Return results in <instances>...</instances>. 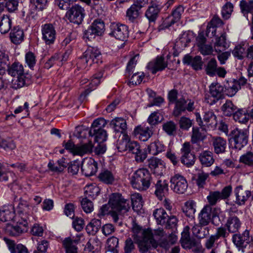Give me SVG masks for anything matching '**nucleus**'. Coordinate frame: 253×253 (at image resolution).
<instances>
[{
    "instance_id": "f257e3e1",
    "label": "nucleus",
    "mask_w": 253,
    "mask_h": 253,
    "mask_svg": "<svg viewBox=\"0 0 253 253\" xmlns=\"http://www.w3.org/2000/svg\"><path fill=\"white\" fill-rule=\"evenodd\" d=\"M109 206L111 208L110 215L114 222H117L119 215L127 212L130 208V201L119 193H113L110 197Z\"/></svg>"
},
{
    "instance_id": "f03ea898",
    "label": "nucleus",
    "mask_w": 253,
    "mask_h": 253,
    "mask_svg": "<svg viewBox=\"0 0 253 253\" xmlns=\"http://www.w3.org/2000/svg\"><path fill=\"white\" fill-rule=\"evenodd\" d=\"M178 91L173 89L168 93V98L169 103L175 104L173 110V115L174 117H178L182 113L187 111L192 112L194 110V102L191 100H186L184 97H182L177 99Z\"/></svg>"
},
{
    "instance_id": "7ed1b4c3",
    "label": "nucleus",
    "mask_w": 253,
    "mask_h": 253,
    "mask_svg": "<svg viewBox=\"0 0 253 253\" xmlns=\"http://www.w3.org/2000/svg\"><path fill=\"white\" fill-rule=\"evenodd\" d=\"M154 178L148 169L144 168L136 170L130 178V183L133 188L139 191H145L150 186L151 183H154Z\"/></svg>"
},
{
    "instance_id": "20e7f679",
    "label": "nucleus",
    "mask_w": 253,
    "mask_h": 253,
    "mask_svg": "<svg viewBox=\"0 0 253 253\" xmlns=\"http://www.w3.org/2000/svg\"><path fill=\"white\" fill-rule=\"evenodd\" d=\"M101 59V52L98 48L89 47L78 60L77 65L81 69H85L93 63H98Z\"/></svg>"
},
{
    "instance_id": "39448f33",
    "label": "nucleus",
    "mask_w": 253,
    "mask_h": 253,
    "mask_svg": "<svg viewBox=\"0 0 253 253\" xmlns=\"http://www.w3.org/2000/svg\"><path fill=\"white\" fill-rule=\"evenodd\" d=\"M229 141L233 147L237 150H241L248 142V132L247 130L236 128L230 133Z\"/></svg>"
},
{
    "instance_id": "423d86ee",
    "label": "nucleus",
    "mask_w": 253,
    "mask_h": 253,
    "mask_svg": "<svg viewBox=\"0 0 253 253\" xmlns=\"http://www.w3.org/2000/svg\"><path fill=\"white\" fill-rule=\"evenodd\" d=\"M105 25L103 21L100 19H96L90 27L84 32L83 38L84 39L91 41L96 36H101L104 32Z\"/></svg>"
},
{
    "instance_id": "0eeeda50",
    "label": "nucleus",
    "mask_w": 253,
    "mask_h": 253,
    "mask_svg": "<svg viewBox=\"0 0 253 253\" xmlns=\"http://www.w3.org/2000/svg\"><path fill=\"white\" fill-rule=\"evenodd\" d=\"M85 15L84 9L78 4L72 6L66 12L68 19L74 24L79 25L83 21Z\"/></svg>"
},
{
    "instance_id": "6e6552de",
    "label": "nucleus",
    "mask_w": 253,
    "mask_h": 253,
    "mask_svg": "<svg viewBox=\"0 0 253 253\" xmlns=\"http://www.w3.org/2000/svg\"><path fill=\"white\" fill-rule=\"evenodd\" d=\"M184 8L182 5L177 6L172 12L171 15L168 16L163 22L162 24L159 26L158 29L159 31L168 28L175 22L178 21L181 17V15L184 12Z\"/></svg>"
},
{
    "instance_id": "1a4fd4ad",
    "label": "nucleus",
    "mask_w": 253,
    "mask_h": 253,
    "mask_svg": "<svg viewBox=\"0 0 253 253\" xmlns=\"http://www.w3.org/2000/svg\"><path fill=\"white\" fill-rule=\"evenodd\" d=\"M170 183L171 189L178 194H183L188 187L186 178L179 174H175L171 177Z\"/></svg>"
},
{
    "instance_id": "9d476101",
    "label": "nucleus",
    "mask_w": 253,
    "mask_h": 253,
    "mask_svg": "<svg viewBox=\"0 0 253 253\" xmlns=\"http://www.w3.org/2000/svg\"><path fill=\"white\" fill-rule=\"evenodd\" d=\"M7 72L9 75L17 78V84L19 86L22 87L26 84L24 79V68L20 63L14 62L11 66H9Z\"/></svg>"
},
{
    "instance_id": "9b49d317",
    "label": "nucleus",
    "mask_w": 253,
    "mask_h": 253,
    "mask_svg": "<svg viewBox=\"0 0 253 253\" xmlns=\"http://www.w3.org/2000/svg\"><path fill=\"white\" fill-rule=\"evenodd\" d=\"M42 39L46 44H53L56 39V32L52 24H45L42 26Z\"/></svg>"
},
{
    "instance_id": "f8f14e48",
    "label": "nucleus",
    "mask_w": 253,
    "mask_h": 253,
    "mask_svg": "<svg viewBox=\"0 0 253 253\" xmlns=\"http://www.w3.org/2000/svg\"><path fill=\"white\" fill-rule=\"evenodd\" d=\"M181 151L182 153L180 159L181 162L187 167L193 166L195 163V156L191 152L190 143L185 142L183 143Z\"/></svg>"
},
{
    "instance_id": "ddd939ff",
    "label": "nucleus",
    "mask_w": 253,
    "mask_h": 253,
    "mask_svg": "<svg viewBox=\"0 0 253 253\" xmlns=\"http://www.w3.org/2000/svg\"><path fill=\"white\" fill-rule=\"evenodd\" d=\"M128 27L124 24H114L111 26L110 35L122 41H126L128 37Z\"/></svg>"
},
{
    "instance_id": "4468645a",
    "label": "nucleus",
    "mask_w": 253,
    "mask_h": 253,
    "mask_svg": "<svg viewBox=\"0 0 253 253\" xmlns=\"http://www.w3.org/2000/svg\"><path fill=\"white\" fill-rule=\"evenodd\" d=\"M168 66V62L165 60L163 56H157L155 59L148 63L147 68L153 74L157 72L165 70Z\"/></svg>"
},
{
    "instance_id": "2eb2a0df",
    "label": "nucleus",
    "mask_w": 253,
    "mask_h": 253,
    "mask_svg": "<svg viewBox=\"0 0 253 253\" xmlns=\"http://www.w3.org/2000/svg\"><path fill=\"white\" fill-rule=\"evenodd\" d=\"M163 5L158 2L151 1L145 11V16L149 23L155 22L159 17Z\"/></svg>"
},
{
    "instance_id": "dca6fc26",
    "label": "nucleus",
    "mask_w": 253,
    "mask_h": 253,
    "mask_svg": "<svg viewBox=\"0 0 253 253\" xmlns=\"http://www.w3.org/2000/svg\"><path fill=\"white\" fill-rule=\"evenodd\" d=\"M229 235V232L225 226H220L216 229L215 233L212 235L207 240L206 247L207 249H211L214 245L215 241L220 238L225 239Z\"/></svg>"
},
{
    "instance_id": "f3484780",
    "label": "nucleus",
    "mask_w": 253,
    "mask_h": 253,
    "mask_svg": "<svg viewBox=\"0 0 253 253\" xmlns=\"http://www.w3.org/2000/svg\"><path fill=\"white\" fill-rule=\"evenodd\" d=\"M136 241L138 242L139 251L142 253H146L152 247L156 249L158 247V243L154 239L152 233H150V237L146 236Z\"/></svg>"
},
{
    "instance_id": "a211bd4d",
    "label": "nucleus",
    "mask_w": 253,
    "mask_h": 253,
    "mask_svg": "<svg viewBox=\"0 0 253 253\" xmlns=\"http://www.w3.org/2000/svg\"><path fill=\"white\" fill-rule=\"evenodd\" d=\"M82 171L85 176L88 177L94 175L98 169L97 163L92 158L84 160L82 163Z\"/></svg>"
},
{
    "instance_id": "6ab92c4d",
    "label": "nucleus",
    "mask_w": 253,
    "mask_h": 253,
    "mask_svg": "<svg viewBox=\"0 0 253 253\" xmlns=\"http://www.w3.org/2000/svg\"><path fill=\"white\" fill-rule=\"evenodd\" d=\"M18 204L17 206V210L21 220H23L24 225L28 224V213L30 210V206L27 200L23 198H20L18 201Z\"/></svg>"
},
{
    "instance_id": "aec40b11",
    "label": "nucleus",
    "mask_w": 253,
    "mask_h": 253,
    "mask_svg": "<svg viewBox=\"0 0 253 253\" xmlns=\"http://www.w3.org/2000/svg\"><path fill=\"white\" fill-rule=\"evenodd\" d=\"M214 216L212 208L211 205H207L201 211L199 214V224L206 226L209 224L211 217Z\"/></svg>"
},
{
    "instance_id": "412c9836",
    "label": "nucleus",
    "mask_w": 253,
    "mask_h": 253,
    "mask_svg": "<svg viewBox=\"0 0 253 253\" xmlns=\"http://www.w3.org/2000/svg\"><path fill=\"white\" fill-rule=\"evenodd\" d=\"M155 186V194L157 198L162 200L164 197L168 194L169 191V183L166 180H154L153 183Z\"/></svg>"
},
{
    "instance_id": "4be33fe9",
    "label": "nucleus",
    "mask_w": 253,
    "mask_h": 253,
    "mask_svg": "<svg viewBox=\"0 0 253 253\" xmlns=\"http://www.w3.org/2000/svg\"><path fill=\"white\" fill-rule=\"evenodd\" d=\"M234 193L236 196V203L238 205H243L251 196L252 192L250 190H245L242 185H239L234 189Z\"/></svg>"
},
{
    "instance_id": "5701e85b",
    "label": "nucleus",
    "mask_w": 253,
    "mask_h": 253,
    "mask_svg": "<svg viewBox=\"0 0 253 253\" xmlns=\"http://www.w3.org/2000/svg\"><path fill=\"white\" fill-rule=\"evenodd\" d=\"M249 231L245 230L242 234H235L233 235L232 241L238 248H245L250 242Z\"/></svg>"
},
{
    "instance_id": "b1692460",
    "label": "nucleus",
    "mask_w": 253,
    "mask_h": 253,
    "mask_svg": "<svg viewBox=\"0 0 253 253\" xmlns=\"http://www.w3.org/2000/svg\"><path fill=\"white\" fill-rule=\"evenodd\" d=\"M103 73L104 71L103 70H100L96 74L93 75L89 84L90 87L85 89L84 92L81 94V100H84L85 97L91 92L92 89H93V88L91 89V87H95L100 84L101 79L103 75Z\"/></svg>"
},
{
    "instance_id": "393cba45",
    "label": "nucleus",
    "mask_w": 253,
    "mask_h": 253,
    "mask_svg": "<svg viewBox=\"0 0 253 253\" xmlns=\"http://www.w3.org/2000/svg\"><path fill=\"white\" fill-rule=\"evenodd\" d=\"M180 242L182 247L184 249H191L193 247H198V241L194 238H190L188 231H183L181 233Z\"/></svg>"
},
{
    "instance_id": "a878e982",
    "label": "nucleus",
    "mask_w": 253,
    "mask_h": 253,
    "mask_svg": "<svg viewBox=\"0 0 253 253\" xmlns=\"http://www.w3.org/2000/svg\"><path fill=\"white\" fill-rule=\"evenodd\" d=\"M225 225L229 233H235L240 229L241 222L237 216L230 215L228 217Z\"/></svg>"
},
{
    "instance_id": "bb28decb",
    "label": "nucleus",
    "mask_w": 253,
    "mask_h": 253,
    "mask_svg": "<svg viewBox=\"0 0 253 253\" xmlns=\"http://www.w3.org/2000/svg\"><path fill=\"white\" fill-rule=\"evenodd\" d=\"M184 64L190 65L195 70H200L202 69L203 62L200 56H196L193 58L191 56L187 54L183 59Z\"/></svg>"
},
{
    "instance_id": "cd10ccee",
    "label": "nucleus",
    "mask_w": 253,
    "mask_h": 253,
    "mask_svg": "<svg viewBox=\"0 0 253 253\" xmlns=\"http://www.w3.org/2000/svg\"><path fill=\"white\" fill-rule=\"evenodd\" d=\"M214 152L217 154L223 153L226 148V140L221 137H213L211 139Z\"/></svg>"
},
{
    "instance_id": "c85d7f7f",
    "label": "nucleus",
    "mask_w": 253,
    "mask_h": 253,
    "mask_svg": "<svg viewBox=\"0 0 253 253\" xmlns=\"http://www.w3.org/2000/svg\"><path fill=\"white\" fill-rule=\"evenodd\" d=\"M224 87L218 83H212L210 86V93L217 101L223 97Z\"/></svg>"
},
{
    "instance_id": "c756f323",
    "label": "nucleus",
    "mask_w": 253,
    "mask_h": 253,
    "mask_svg": "<svg viewBox=\"0 0 253 253\" xmlns=\"http://www.w3.org/2000/svg\"><path fill=\"white\" fill-rule=\"evenodd\" d=\"M200 163L203 167H211L214 162L213 153L210 151H204L199 156Z\"/></svg>"
},
{
    "instance_id": "7c9ffc66",
    "label": "nucleus",
    "mask_w": 253,
    "mask_h": 253,
    "mask_svg": "<svg viewBox=\"0 0 253 253\" xmlns=\"http://www.w3.org/2000/svg\"><path fill=\"white\" fill-rule=\"evenodd\" d=\"M110 125L116 133H124L127 128L126 120L122 118H116L112 120Z\"/></svg>"
},
{
    "instance_id": "2f4dec72",
    "label": "nucleus",
    "mask_w": 253,
    "mask_h": 253,
    "mask_svg": "<svg viewBox=\"0 0 253 253\" xmlns=\"http://www.w3.org/2000/svg\"><path fill=\"white\" fill-rule=\"evenodd\" d=\"M14 216V208L12 206H4L0 210V221L4 222L11 221Z\"/></svg>"
},
{
    "instance_id": "473e14b6",
    "label": "nucleus",
    "mask_w": 253,
    "mask_h": 253,
    "mask_svg": "<svg viewBox=\"0 0 253 253\" xmlns=\"http://www.w3.org/2000/svg\"><path fill=\"white\" fill-rule=\"evenodd\" d=\"M148 166L154 173L158 175L162 174L165 169L163 162L156 158H152L148 160Z\"/></svg>"
},
{
    "instance_id": "72a5a7b5",
    "label": "nucleus",
    "mask_w": 253,
    "mask_h": 253,
    "mask_svg": "<svg viewBox=\"0 0 253 253\" xmlns=\"http://www.w3.org/2000/svg\"><path fill=\"white\" fill-rule=\"evenodd\" d=\"M166 146L163 142L157 139L148 146L147 150L149 154L157 155L160 153L165 151Z\"/></svg>"
},
{
    "instance_id": "f704fd0d",
    "label": "nucleus",
    "mask_w": 253,
    "mask_h": 253,
    "mask_svg": "<svg viewBox=\"0 0 253 253\" xmlns=\"http://www.w3.org/2000/svg\"><path fill=\"white\" fill-rule=\"evenodd\" d=\"M153 127L137 126L135 129V132L139 135V138L142 141H146L153 133Z\"/></svg>"
},
{
    "instance_id": "c9c22d12",
    "label": "nucleus",
    "mask_w": 253,
    "mask_h": 253,
    "mask_svg": "<svg viewBox=\"0 0 253 253\" xmlns=\"http://www.w3.org/2000/svg\"><path fill=\"white\" fill-rule=\"evenodd\" d=\"M24 32L19 27H15L10 33V38L12 42L15 44H20L24 40Z\"/></svg>"
},
{
    "instance_id": "e433bc0d",
    "label": "nucleus",
    "mask_w": 253,
    "mask_h": 253,
    "mask_svg": "<svg viewBox=\"0 0 253 253\" xmlns=\"http://www.w3.org/2000/svg\"><path fill=\"white\" fill-rule=\"evenodd\" d=\"M19 225L15 226H8L7 227V232L9 234L12 236H18L22 233L27 231V227L28 224L24 225L23 220L21 221L20 220L18 221Z\"/></svg>"
},
{
    "instance_id": "4c0bfd02",
    "label": "nucleus",
    "mask_w": 253,
    "mask_h": 253,
    "mask_svg": "<svg viewBox=\"0 0 253 253\" xmlns=\"http://www.w3.org/2000/svg\"><path fill=\"white\" fill-rule=\"evenodd\" d=\"M153 215L159 225H164L166 223L167 217H169L165 210L163 208L155 209Z\"/></svg>"
},
{
    "instance_id": "58836bf2",
    "label": "nucleus",
    "mask_w": 253,
    "mask_h": 253,
    "mask_svg": "<svg viewBox=\"0 0 253 253\" xmlns=\"http://www.w3.org/2000/svg\"><path fill=\"white\" fill-rule=\"evenodd\" d=\"M78 240H73L70 237L65 238L63 244L66 253H77L76 245L78 243Z\"/></svg>"
},
{
    "instance_id": "ea45409f",
    "label": "nucleus",
    "mask_w": 253,
    "mask_h": 253,
    "mask_svg": "<svg viewBox=\"0 0 253 253\" xmlns=\"http://www.w3.org/2000/svg\"><path fill=\"white\" fill-rule=\"evenodd\" d=\"M132 231L133 233L132 237L135 241L140 240L142 238H144V237H146V236L150 237V233H152L151 230L148 229L144 230L141 227L137 225L134 226L133 227Z\"/></svg>"
},
{
    "instance_id": "a19ab883",
    "label": "nucleus",
    "mask_w": 253,
    "mask_h": 253,
    "mask_svg": "<svg viewBox=\"0 0 253 253\" xmlns=\"http://www.w3.org/2000/svg\"><path fill=\"white\" fill-rule=\"evenodd\" d=\"M226 94L230 97L234 96L239 90L235 80L227 81L224 85Z\"/></svg>"
},
{
    "instance_id": "79ce46f5",
    "label": "nucleus",
    "mask_w": 253,
    "mask_h": 253,
    "mask_svg": "<svg viewBox=\"0 0 253 253\" xmlns=\"http://www.w3.org/2000/svg\"><path fill=\"white\" fill-rule=\"evenodd\" d=\"M101 226V221L100 219H93L86 226V230L89 235H95Z\"/></svg>"
},
{
    "instance_id": "37998d69",
    "label": "nucleus",
    "mask_w": 253,
    "mask_h": 253,
    "mask_svg": "<svg viewBox=\"0 0 253 253\" xmlns=\"http://www.w3.org/2000/svg\"><path fill=\"white\" fill-rule=\"evenodd\" d=\"M183 211L187 217L192 219L194 218V214L196 212V203L193 200L186 202Z\"/></svg>"
},
{
    "instance_id": "c03bdc74",
    "label": "nucleus",
    "mask_w": 253,
    "mask_h": 253,
    "mask_svg": "<svg viewBox=\"0 0 253 253\" xmlns=\"http://www.w3.org/2000/svg\"><path fill=\"white\" fill-rule=\"evenodd\" d=\"M132 207L134 211L138 212L143 207L142 198L138 193H135L131 196Z\"/></svg>"
},
{
    "instance_id": "a18cd8bd",
    "label": "nucleus",
    "mask_w": 253,
    "mask_h": 253,
    "mask_svg": "<svg viewBox=\"0 0 253 253\" xmlns=\"http://www.w3.org/2000/svg\"><path fill=\"white\" fill-rule=\"evenodd\" d=\"M99 180L107 184H112L114 181V176L112 172L108 170H102L98 176Z\"/></svg>"
},
{
    "instance_id": "49530a36",
    "label": "nucleus",
    "mask_w": 253,
    "mask_h": 253,
    "mask_svg": "<svg viewBox=\"0 0 253 253\" xmlns=\"http://www.w3.org/2000/svg\"><path fill=\"white\" fill-rule=\"evenodd\" d=\"M228 46L225 33L222 34L219 37L216 38L214 44V47L216 52H221L224 50Z\"/></svg>"
},
{
    "instance_id": "de8ad7c7",
    "label": "nucleus",
    "mask_w": 253,
    "mask_h": 253,
    "mask_svg": "<svg viewBox=\"0 0 253 253\" xmlns=\"http://www.w3.org/2000/svg\"><path fill=\"white\" fill-rule=\"evenodd\" d=\"M217 68V61L215 58H212L209 60L205 65V72L208 75L213 77L216 75Z\"/></svg>"
},
{
    "instance_id": "09e8293b",
    "label": "nucleus",
    "mask_w": 253,
    "mask_h": 253,
    "mask_svg": "<svg viewBox=\"0 0 253 253\" xmlns=\"http://www.w3.org/2000/svg\"><path fill=\"white\" fill-rule=\"evenodd\" d=\"M237 107L230 100H227L221 107L223 114L226 116H230L232 115L234 116L237 111Z\"/></svg>"
},
{
    "instance_id": "8fccbe9b",
    "label": "nucleus",
    "mask_w": 253,
    "mask_h": 253,
    "mask_svg": "<svg viewBox=\"0 0 253 253\" xmlns=\"http://www.w3.org/2000/svg\"><path fill=\"white\" fill-rule=\"evenodd\" d=\"M141 9L136 5L132 4L126 11V17L131 22H134L139 15Z\"/></svg>"
},
{
    "instance_id": "3c124183",
    "label": "nucleus",
    "mask_w": 253,
    "mask_h": 253,
    "mask_svg": "<svg viewBox=\"0 0 253 253\" xmlns=\"http://www.w3.org/2000/svg\"><path fill=\"white\" fill-rule=\"evenodd\" d=\"M93 147L91 141L84 143L81 146H77L76 148V155L82 156L84 154L90 153Z\"/></svg>"
},
{
    "instance_id": "603ef678",
    "label": "nucleus",
    "mask_w": 253,
    "mask_h": 253,
    "mask_svg": "<svg viewBox=\"0 0 253 253\" xmlns=\"http://www.w3.org/2000/svg\"><path fill=\"white\" fill-rule=\"evenodd\" d=\"M11 27V20L7 15H3L0 21V32L2 34L7 33Z\"/></svg>"
},
{
    "instance_id": "864d4df0",
    "label": "nucleus",
    "mask_w": 253,
    "mask_h": 253,
    "mask_svg": "<svg viewBox=\"0 0 253 253\" xmlns=\"http://www.w3.org/2000/svg\"><path fill=\"white\" fill-rule=\"evenodd\" d=\"M203 120L207 126H215L217 124L216 117L212 111H208L205 112Z\"/></svg>"
},
{
    "instance_id": "5fc2aeb1",
    "label": "nucleus",
    "mask_w": 253,
    "mask_h": 253,
    "mask_svg": "<svg viewBox=\"0 0 253 253\" xmlns=\"http://www.w3.org/2000/svg\"><path fill=\"white\" fill-rule=\"evenodd\" d=\"M107 248L109 251L113 253H118L119 239L112 236L107 240Z\"/></svg>"
},
{
    "instance_id": "6e6d98bb",
    "label": "nucleus",
    "mask_w": 253,
    "mask_h": 253,
    "mask_svg": "<svg viewBox=\"0 0 253 253\" xmlns=\"http://www.w3.org/2000/svg\"><path fill=\"white\" fill-rule=\"evenodd\" d=\"M99 192V189L98 187L93 185L86 186L84 192L85 198L93 200L97 196Z\"/></svg>"
},
{
    "instance_id": "4d7b16f0",
    "label": "nucleus",
    "mask_w": 253,
    "mask_h": 253,
    "mask_svg": "<svg viewBox=\"0 0 253 253\" xmlns=\"http://www.w3.org/2000/svg\"><path fill=\"white\" fill-rule=\"evenodd\" d=\"M89 134L90 136H94L95 140L97 142H103L107 138V132L103 128L93 132L89 131Z\"/></svg>"
},
{
    "instance_id": "13d9d810",
    "label": "nucleus",
    "mask_w": 253,
    "mask_h": 253,
    "mask_svg": "<svg viewBox=\"0 0 253 253\" xmlns=\"http://www.w3.org/2000/svg\"><path fill=\"white\" fill-rule=\"evenodd\" d=\"M239 162L249 167H253V151H248L241 155L239 159Z\"/></svg>"
},
{
    "instance_id": "bf43d9fd",
    "label": "nucleus",
    "mask_w": 253,
    "mask_h": 253,
    "mask_svg": "<svg viewBox=\"0 0 253 253\" xmlns=\"http://www.w3.org/2000/svg\"><path fill=\"white\" fill-rule=\"evenodd\" d=\"M178 125L180 129L183 130H188L193 125V120L188 117L182 116L179 120Z\"/></svg>"
},
{
    "instance_id": "052dcab7",
    "label": "nucleus",
    "mask_w": 253,
    "mask_h": 253,
    "mask_svg": "<svg viewBox=\"0 0 253 253\" xmlns=\"http://www.w3.org/2000/svg\"><path fill=\"white\" fill-rule=\"evenodd\" d=\"M249 114H246L243 110H238L234 115L233 118L236 122L241 124H246L249 120Z\"/></svg>"
},
{
    "instance_id": "680f3d73",
    "label": "nucleus",
    "mask_w": 253,
    "mask_h": 253,
    "mask_svg": "<svg viewBox=\"0 0 253 253\" xmlns=\"http://www.w3.org/2000/svg\"><path fill=\"white\" fill-rule=\"evenodd\" d=\"M145 75L143 72H137L133 74L131 77L128 82L129 86H135L139 84L142 82Z\"/></svg>"
},
{
    "instance_id": "e2e57ef3",
    "label": "nucleus",
    "mask_w": 253,
    "mask_h": 253,
    "mask_svg": "<svg viewBox=\"0 0 253 253\" xmlns=\"http://www.w3.org/2000/svg\"><path fill=\"white\" fill-rule=\"evenodd\" d=\"M206 138V135L200 131L199 128L193 127L191 136L192 143H197L200 141H203Z\"/></svg>"
},
{
    "instance_id": "0e129e2a",
    "label": "nucleus",
    "mask_w": 253,
    "mask_h": 253,
    "mask_svg": "<svg viewBox=\"0 0 253 253\" xmlns=\"http://www.w3.org/2000/svg\"><path fill=\"white\" fill-rule=\"evenodd\" d=\"M107 122L103 118H98L95 120L92 125L89 131L91 132H95L98 129H102L106 125Z\"/></svg>"
},
{
    "instance_id": "69168bd1",
    "label": "nucleus",
    "mask_w": 253,
    "mask_h": 253,
    "mask_svg": "<svg viewBox=\"0 0 253 253\" xmlns=\"http://www.w3.org/2000/svg\"><path fill=\"white\" fill-rule=\"evenodd\" d=\"M233 9V5L230 2H227L225 4L222 8L221 15L223 18L225 20L228 19L231 15Z\"/></svg>"
},
{
    "instance_id": "338daca9",
    "label": "nucleus",
    "mask_w": 253,
    "mask_h": 253,
    "mask_svg": "<svg viewBox=\"0 0 253 253\" xmlns=\"http://www.w3.org/2000/svg\"><path fill=\"white\" fill-rule=\"evenodd\" d=\"M163 130L169 135H173L176 131V124L172 121H169L163 125Z\"/></svg>"
},
{
    "instance_id": "774afa93",
    "label": "nucleus",
    "mask_w": 253,
    "mask_h": 253,
    "mask_svg": "<svg viewBox=\"0 0 253 253\" xmlns=\"http://www.w3.org/2000/svg\"><path fill=\"white\" fill-rule=\"evenodd\" d=\"M241 11L243 13L253 12V0L248 2L242 0L240 3Z\"/></svg>"
}]
</instances>
